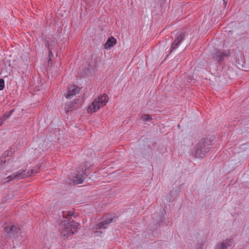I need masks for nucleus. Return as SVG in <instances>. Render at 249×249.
<instances>
[{
	"label": "nucleus",
	"mask_w": 249,
	"mask_h": 249,
	"mask_svg": "<svg viewBox=\"0 0 249 249\" xmlns=\"http://www.w3.org/2000/svg\"><path fill=\"white\" fill-rule=\"evenodd\" d=\"M213 138H206L200 140L197 144L195 156L197 158H203L209 152L213 145Z\"/></svg>",
	"instance_id": "obj_1"
},
{
	"label": "nucleus",
	"mask_w": 249,
	"mask_h": 249,
	"mask_svg": "<svg viewBox=\"0 0 249 249\" xmlns=\"http://www.w3.org/2000/svg\"><path fill=\"white\" fill-rule=\"evenodd\" d=\"M84 179V176L82 174L77 175L73 177V183L75 184H81Z\"/></svg>",
	"instance_id": "obj_12"
},
{
	"label": "nucleus",
	"mask_w": 249,
	"mask_h": 249,
	"mask_svg": "<svg viewBox=\"0 0 249 249\" xmlns=\"http://www.w3.org/2000/svg\"><path fill=\"white\" fill-rule=\"evenodd\" d=\"M68 214L69 216H71L73 215V213H72L71 212H69Z\"/></svg>",
	"instance_id": "obj_19"
},
{
	"label": "nucleus",
	"mask_w": 249,
	"mask_h": 249,
	"mask_svg": "<svg viewBox=\"0 0 249 249\" xmlns=\"http://www.w3.org/2000/svg\"><path fill=\"white\" fill-rule=\"evenodd\" d=\"M102 233V231H96L94 232V235L95 236H100V234Z\"/></svg>",
	"instance_id": "obj_17"
},
{
	"label": "nucleus",
	"mask_w": 249,
	"mask_h": 249,
	"mask_svg": "<svg viewBox=\"0 0 249 249\" xmlns=\"http://www.w3.org/2000/svg\"><path fill=\"white\" fill-rule=\"evenodd\" d=\"M227 0H223L224 2V3H225V4H226V3H227Z\"/></svg>",
	"instance_id": "obj_21"
},
{
	"label": "nucleus",
	"mask_w": 249,
	"mask_h": 249,
	"mask_svg": "<svg viewBox=\"0 0 249 249\" xmlns=\"http://www.w3.org/2000/svg\"><path fill=\"white\" fill-rule=\"evenodd\" d=\"M230 54L229 51L222 52L220 50L215 49L213 53V58L217 61L223 60L225 56H228Z\"/></svg>",
	"instance_id": "obj_7"
},
{
	"label": "nucleus",
	"mask_w": 249,
	"mask_h": 249,
	"mask_svg": "<svg viewBox=\"0 0 249 249\" xmlns=\"http://www.w3.org/2000/svg\"><path fill=\"white\" fill-rule=\"evenodd\" d=\"M3 121H4L3 120V121H1L0 122V125H1L3 124Z\"/></svg>",
	"instance_id": "obj_20"
},
{
	"label": "nucleus",
	"mask_w": 249,
	"mask_h": 249,
	"mask_svg": "<svg viewBox=\"0 0 249 249\" xmlns=\"http://www.w3.org/2000/svg\"><path fill=\"white\" fill-rule=\"evenodd\" d=\"M4 88V81L3 79H0V90H2Z\"/></svg>",
	"instance_id": "obj_15"
},
{
	"label": "nucleus",
	"mask_w": 249,
	"mask_h": 249,
	"mask_svg": "<svg viewBox=\"0 0 249 249\" xmlns=\"http://www.w3.org/2000/svg\"><path fill=\"white\" fill-rule=\"evenodd\" d=\"M13 112V110H11L10 111V112L9 113V114H5L3 116V118H4L3 121H5L6 119H8L10 117V116H11V115Z\"/></svg>",
	"instance_id": "obj_16"
},
{
	"label": "nucleus",
	"mask_w": 249,
	"mask_h": 249,
	"mask_svg": "<svg viewBox=\"0 0 249 249\" xmlns=\"http://www.w3.org/2000/svg\"><path fill=\"white\" fill-rule=\"evenodd\" d=\"M116 43V40L113 37H109L105 44V48L108 49L113 47Z\"/></svg>",
	"instance_id": "obj_10"
},
{
	"label": "nucleus",
	"mask_w": 249,
	"mask_h": 249,
	"mask_svg": "<svg viewBox=\"0 0 249 249\" xmlns=\"http://www.w3.org/2000/svg\"><path fill=\"white\" fill-rule=\"evenodd\" d=\"M141 119L143 121H150L152 120V117L150 115L145 114L142 116Z\"/></svg>",
	"instance_id": "obj_14"
},
{
	"label": "nucleus",
	"mask_w": 249,
	"mask_h": 249,
	"mask_svg": "<svg viewBox=\"0 0 249 249\" xmlns=\"http://www.w3.org/2000/svg\"><path fill=\"white\" fill-rule=\"evenodd\" d=\"M12 152L11 151H8V152H7V154H5V155H4V157H5V156H11V155H12Z\"/></svg>",
	"instance_id": "obj_18"
},
{
	"label": "nucleus",
	"mask_w": 249,
	"mask_h": 249,
	"mask_svg": "<svg viewBox=\"0 0 249 249\" xmlns=\"http://www.w3.org/2000/svg\"><path fill=\"white\" fill-rule=\"evenodd\" d=\"M39 167L36 169H33L30 171H27L26 169H20L16 172L14 173L12 175L4 178L2 180L3 183L9 182L10 181L15 180L18 181L19 179H24L29 177L34 173H38Z\"/></svg>",
	"instance_id": "obj_2"
},
{
	"label": "nucleus",
	"mask_w": 249,
	"mask_h": 249,
	"mask_svg": "<svg viewBox=\"0 0 249 249\" xmlns=\"http://www.w3.org/2000/svg\"><path fill=\"white\" fill-rule=\"evenodd\" d=\"M199 249H203V247L202 246H200L199 247Z\"/></svg>",
	"instance_id": "obj_22"
},
{
	"label": "nucleus",
	"mask_w": 249,
	"mask_h": 249,
	"mask_svg": "<svg viewBox=\"0 0 249 249\" xmlns=\"http://www.w3.org/2000/svg\"><path fill=\"white\" fill-rule=\"evenodd\" d=\"M79 224L74 221L64 220L61 227V234L68 237L73 235L78 228Z\"/></svg>",
	"instance_id": "obj_3"
},
{
	"label": "nucleus",
	"mask_w": 249,
	"mask_h": 249,
	"mask_svg": "<svg viewBox=\"0 0 249 249\" xmlns=\"http://www.w3.org/2000/svg\"><path fill=\"white\" fill-rule=\"evenodd\" d=\"M113 220V218H109L108 219L104 220L103 221L98 223L95 228L96 230H99L101 229H105L107 228V225L111 223Z\"/></svg>",
	"instance_id": "obj_9"
},
{
	"label": "nucleus",
	"mask_w": 249,
	"mask_h": 249,
	"mask_svg": "<svg viewBox=\"0 0 249 249\" xmlns=\"http://www.w3.org/2000/svg\"><path fill=\"white\" fill-rule=\"evenodd\" d=\"M184 33H181L175 38L174 42L172 43L171 47L169 49V53H171L173 51L176 50L180 45V43L184 39Z\"/></svg>",
	"instance_id": "obj_6"
},
{
	"label": "nucleus",
	"mask_w": 249,
	"mask_h": 249,
	"mask_svg": "<svg viewBox=\"0 0 249 249\" xmlns=\"http://www.w3.org/2000/svg\"><path fill=\"white\" fill-rule=\"evenodd\" d=\"M231 240H225L220 245L217 246L216 249H227L228 247L231 246Z\"/></svg>",
	"instance_id": "obj_11"
},
{
	"label": "nucleus",
	"mask_w": 249,
	"mask_h": 249,
	"mask_svg": "<svg viewBox=\"0 0 249 249\" xmlns=\"http://www.w3.org/2000/svg\"><path fill=\"white\" fill-rule=\"evenodd\" d=\"M20 229L14 225H8L7 226L3 233L2 237L7 238H15L18 236L19 233Z\"/></svg>",
	"instance_id": "obj_5"
},
{
	"label": "nucleus",
	"mask_w": 249,
	"mask_h": 249,
	"mask_svg": "<svg viewBox=\"0 0 249 249\" xmlns=\"http://www.w3.org/2000/svg\"><path fill=\"white\" fill-rule=\"evenodd\" d=\"M74 102H72L66 106L65 110L66 113H68L70 110L72 109L74 106Z\"/></svg>",
	"instance_id": "obj_13"
},
{
	"label": "nucleus",
	"mask_w": 249,
	"mask_h": 249,
	"mask_svg": "<svg viewBox=\"0 0 249 249\" xmlns=\"http://www.w3.org/2000/svg\"><path fill=\"white\" fill-rule=\"evenodd\" d=\"M79 91L80 88L75 85H73L72 86L69 88L67 93L65 96L67 99L71 98L73 97V96L78 93Z\"/></svg>",
	"instance_id": "obj_8"
},
{
	"label": "nucleus",
	"mask_w": 249,
	"mask_h": 249,
	"mask_svg": "<svg viewBox=\"0 0 249 249\" xmlns=\"http://www.w3.org/2000/svg\"><path fill=\"white\" fill-rule=\"evenodd\" d=\"M108 98L107 95L104 94L95 98L91 105L88 108L89 113L95 112L100 108L105 106L107 102Z\"/></svg>",
	"instance_id": "obj_4"
}]
</instances>
